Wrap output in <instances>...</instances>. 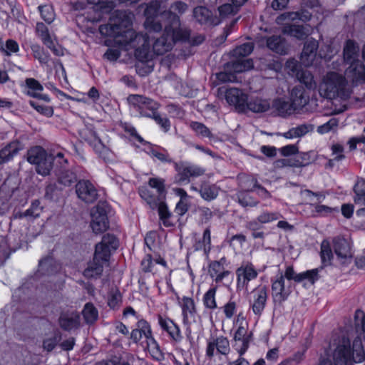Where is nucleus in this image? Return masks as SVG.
I'll list each match as a JSON object with an SVG mask.
<instances>
[{
	"instance_id": "774afa93",
	"label": "nucleus",
	"mask_w": 365,
	"mask_h": 365,
	"mask_svg": "<svg viewBox=\"0 0 365 365\" xmlns=\"http://www.w3.org/2000/svg\"><path fill=\"white\" fill-rule=\"evenodd\" d=\"M304 358V352L297 351L292 357L283 361L279 365H297Z\"/></svg>"
},
{
	"instance_id": "2eb2a0df",
	"label": "nucleus",
	"mask_w": 365,
	"mask_h": 365,
	"mask_svg": "<svg viewBox=\"0 0 365 365\" xmlns=\"http://www.w3.org/2000/svg\"><path fill=\"white\" fill-rule=\"evenodd\" d=\"M252 299L250 304L253 313L260 316L263 312L267 300V289L265 286H259L252 292Z\"/></svg>"
},
{
	"instance_id": "f257e3e1",
	"label": "nucleus",
	"mask_w": 365,
	"mask_h": 365,
	"mask_svg": "<svg viewBox=\"0 0 365 365\" xmlns=\"http://www.w3.org/2000/svg\"><path fill=\"white\" fill-rule=\"evenodd\" d=\"M133 15L125 11H115L106 24L101 25V35L113 38L115 43L120 46L135 48V57L141 63L153 59V50H150L148 36L137 34L131 28Z\"/></svg>"
},
{
	"instance_id": "a19ab883",
	"label": "nucleus",
	"mask_w": 365,
	"mask_h": 365,
	"mask_svg": "<svg viewBox=\"0 0 365 365\" xmlns=\"http://www.w3.org/2000/svg\"><path fill=\"white\" fill-rule=\"evenodd\" d=\"M190 127L196 133V135L200 138H208L212 139L214 138V135L210 130V129L203 123L197 121H192L190 124Z\"/></svg>"
},
{
	"instance_id": "412c9836",
	"label": "nucleus",
	"mask_w": 365,
	"mask_h": 365,
	"mask_svg": "<svg viewBox=\"0 0 365 365\" xmlns=\"http://www.w3.org/2000/svg\"><path fill=\"white\" fill-rule=\"evenodd\" d=\"M345 74L353 83L365 81V66L360 60L354 61L346 69Z\"/></svg>"
},
{
	"instance_id": "bf43d9fd",
	"label": "nucleus",
	"mask_w": 365,
	"mask_h": 365,
	"mask_svg": "<svg viewBox=\"0 0 365 365\" xmlns=\"http://www.w3.org/2000/svg\"><path fill=\"white\" fill-rule=\"evenodd\" d=\"M310 14L308 12L305 13H299V12H288L282 14L281 18L284 19H288L291 21H294L297 19L302 20L303 21H306L309 20Z\"/></svg>"
},
{
	"instance_id": "3c124183",
	"label": "nucleus",
	"mask_w": 365,
	"mask_h": 365,
	"mask_svg": "<svg viewBox=\"0 0 365 365\" xmlns=\"http://www.w3.org/2000/svg\"><path fill=\"white\" fill-rule=\"evenodd\" d=\"M237 7L232 4H225L218 7L220 17L217 18L220 22L230 16L235 15L238 12Z\"/></svg>"
},
{
	"instance_id": "4468645a",
	"label": "nucleus",
	"mask_w": 365,
	"mask_h": 365,
	"mask_svg": "<svg viewBox=\"0 0 365 365\" xmlns=\"http://www.w3.org/2000/svg\"><path fill=\"white\" fill-rule=\"evenodd\" d=\"M91 227L96 234L103 232L108 228L107 213L102 206L97 205L92 211Z\"/></svg>"
},
{
	"instance_id": "c85d7f7f",
	"label": "nucleus",
	"mask_w": 365,
	"mask_h": 365,
	"mask_svg": "<svg viewBox=\"0 0 365 365\" xmlns=\"http://www.w3.org/2000/svg\"><path fill=\"white\" fill-rule=\"evenodd\" d=\"M359 48L358 45L352 40H348L344 48V60L346 63H351L354 61H359Z\"/></svg>"
},
{
	"instance_id": "7ed1b4c3",
	"label": "nucleus",
	"mask_w": 365,
	"mask_h": 365,
	"mask_svg": "<svg viewBox=\"0 0 365 365\" xmlns=\"http://www.w3.org/2000/svg\"><path fill=\"white\" fill-rule=\"evenodd\" d=\"M118 245V240L114 235H104L101 241L96 245L93 259L88 264V267L83 271L84 277H100L103 270V262L108 261L111 252L115 250Z\"/></svg>"
},
{
	"instance_id": "a18cd8bd",
	"label": "nucleus",
	"mask_w": 365,
	"mask_h": 365,
	"mask_svg": "<svg viewBox=\"0 0 365 365\" xmlns=\"http://www.w3.org/2000/svg\"><path fill=\"white\" fill-rule=\"evenodd\" d=\"M320 255L322 262L324 266L331 264V261L333 258V253L330 244L327 240H324L322 242Z\"/></svg>"
},
{
	"instance_id": "cd10ccee",
	"label": "nucleus",
	"mask_w": 365,
	"mask_h": 365,
	"mask_svg": "<svg viewBox=\"0 0 365 365\" xmlns=\"http://www.w3.org/2000/svg\"><path fill=\"white\" fill-rule=\"evenodd\" d=\"M270 108V103L268 100L259 98L247 100L246 110H249L253 113H264Z\"/></svg>"
},
{
	"instance_id": "ea45409f",
	"label": "nucleus",
	"mask_w": 365,
	"mask_h": 365,
	"mask_svg": "<svg viewBox=\"0 0 365 365\" xmlns=\"http://www.w3.org/2000/svg\"><path fill=\"white\" fill-rule=\"evenodd\" d=\"M253 49L254 43L252 42H247L233 49L231 51V55L235 58H243L250 55Z\"/></svg>"
},
{
	"instance_id": "b1692460",
	"label": "nucleus",
	"mask_w": 365,
	"mask_h": 365,
	"mask_svg": "<svg viewBox=\"0 0 365 365\" xmlns=\"http://www.w3.org/2000/svg\"><path fill=\"white\" fill-rule=\"evenodd\" d=\"M194 18L201 24H210L218 25L220 20L217 17H212V12L205 6H197L193 10Z\"/></svg>"
},
{
	"instance_id": "e433bc0d",
	"label": "nucleus",
	"mask_w": 365,
	"mask_h": 365,
	"mask_svg": "<svg viewBox=\"0 0 365 365\" xmlns=\"http://www.w3.org/2000/svg\"><path fill=\"white\" fill-rule=\"evenodd\" d=\"M48 153L40 146H36L31 148L27 153V160L34 165L39 163L41 160L45 158Z\"/></svg>"
},
{
	"instance_id": "0e129e2a",
	"label": "nucleus",
	"mask_w": 365,
	"mask_h": 365,
	"mask_svg": "<svg viewBox=\"0 0 365 365\" xmlns=\"http://www.w3.org/2000/svg\"><path fill=\"white\" fill-rule=\"evenodd\" d=\"M34 57L38 59L41 63L46 64L48 61V56L46 54L43 49L38 45H33L31 46Z\"/></svg>"
},
{
	"instance_id": "864d4df0",
	"label": "nucleus",
	"mask_w": 365,
	"mask_h": 365,
	"mask_svg": "<svg viewBox=\"0 0 365 365\" xmlns=\"http://www.w3.org/2000/svg\"><path fill=\"white\" fill-rule=\"evenodd\" d=\"M38 9L41 18L47 23L51 24L55 18V14L53 8L49 5L39 6Z\"/></svg>"
},
{
	"instance_id": "bb28decb",
	"label": "nucleus",
	"mask_w": 365,
	"mask_h": 365,
	"mask_svg": "<svg viewBox=\"0 0 365 365\" xmlns=\"http://www.w3.org/2000/svg\"><path fill=\"white\" fill-rule=\"evenodd\" d=\"M282 33L299 40H303L308 36L309 30L303 26L285 24L282 27Z\"/></svg>"
},
{
	"instance_id": "338daca9",
	"label": "nucleus",
	"mask_w": 365,
	"mask_h": 365,
	"mask_svg": "<svg viewBox=\"0 0 365 365\" xmlns=\"http://www.w3.org/2000/svg\"><path fill=\"white\" fill-rule=\"evenodd\" d=\"M151 118L153 119L165 132H167L170 130V122L169 119L166 117H162L158 111H157Z\"/></svg>"
},
{
	"instance_id": "aec40b11",
	"label": "nucleus",
	"mask_w": 365,
	"mask_h": 365,
	"mask_svg": "<svg viewBox=\"0 0 365 365\" xmlns=\"http://www.w3.org/2000/svg\"><path fill=\"white\" fill-rule=\"evenodd\" d=\"M292 104L296 110L304 108L309 101V96L301 85L294 86L290 94Z\"/></svg>"
},
{
	"instance_id": "473e14b6",
	"label": "nucleus",
	"mask_w": 365,
	"mask_h": 365,
	"mask_svg": "<svg viewBox=\"0 0 365 365\" xmlns=\"http://www.w3.org/2000/svg\"><path fill=\"white\" fill-rule=\"evenodd\" d=\"M247 332L246 328L240 325L234 335L235 341H240L242 342V346L238 351L240 356L246 352L249 346L250 335H247Z\"/></svg>"
},
{
	"instance_id": "20e7f679",
	"label": "nucleus",
	"mask_w": 365,
	"mask_h": 365,
	"mask_svg": "<svg viewBox=\"0 0 365 365\" xmlns=\"http://www.w3.org/2000/svg\"><path fill=\"white\" fill-rule=\"evenodd\" d=\"M319 94L327 98L346 99L350 95L345 77L336 72H328L319 84Z\"/></svg>"
},
{
	"instance_id": "c756f323",
	"label": "nucleus",
	"mask_w": 365,
	"mask_h": 365,
	"mask_svg": "<svg viewBox=\"0 0 365 365\" xmlns=\"http://www.w3.org/2000/svg\"><path fill=\"white\" fill-rule=\"evenodd\" d=\"M272 108L277 112L278 115L282 117L289 115L297 110L292 103L282 98L275 99L273 101Z\"/></svg>"
},
{
	"instance_id": "f3484780",
	"label": "nucleus",
	"mask_w": 365,
	"mask_h": 365,
	"mask_svg": "<svg viewBox=\"0 0 365 365\" xmlns=\"http://www.w3.org/2000/svg\"><path fill=\"white\" fill-rule=\"evenodd\" d=\"M225 98L227 102L234 106L238 112H246L247 96L241 90L235 88L226 89Z\"/></svg>"
},
{
	"instance_id": "72a5a7b5",
	"label": "nucleus",
	"mask_w": 365,
	"mask_h": 365,
	"mask_svg": "<svg viewBox=\"0 0 365 365\" xmlns=\"http://www.w3.org/2000/svg\"><path fill=\"white\" fill-rule=\"evenodd\" d=\"M60 269V265L51 257H46L39 262V271L43 274H51Z\"/></svg>"
},
{
	"instance_id": "49530a36",
	"label": "nucleus",
	"mask_w": 365,
	"mask_h": 365,
	"mask_svg": "<svg viewBox=\"0 0 365 365\" xmlns=\"http://www.w3.org/2000/svg\"><path fill=\"white\" fill-rule=\"evenodd\" d=\"M355 192L354 202L365 205V180H359L354 188Z\"/></svg>"
},
{
	"instance_id": "a878e982",
	"label": "nucleus",
	"mask_w": 365,
	"mask_h": 365,
	"mask_svg": "<svg viewBox=\"0 0 365 365\" xmlns=\"http://www.w3.org/2000/svg\"><path fill=\"white\" fill-rule=\"evenodd\" d=\"M22 145L19 141H14L0 150V165L11 160L22 150Z\"/></svg>"
},
{
	"instance_id": "39448f33",
	"label": "nucleus",
	"mask_w": 365,
	"mask_h": 365,
	"mask_svg": "<svg viewBox=\"0 0 365 365\" xmlns=\"http://www.w3.org/2000/svg\"><path fill=\"white\" fill-rule=\"evenodd\" d=\"M365 357L360 339H356L353 342L352 351L350 347V342L345 339H342L333 354V359L335 365H349L351 361L355 363L361 362Z\"/></svg>"
},
{
	"instance_id": "f8f14e48",
	"label": "nucleus",
	"mask_w": 365,
	"mask_h": 365,
	"mask_svg": "<svg viewBox=\"0 0 365 365\" xmlns=\"http://www.w3.org/2000/svg\"><path fill=\"white\" fill-rule=\"evenodd\" d=\"M236 274L237 288L244 289L251 280L257 278L258 273L251 262H246L237 269Z\"/></svg>"
},
{
	"instance_id": "393cba45",
	"label": "nucleus",
	"mask_w": 365,
	"mask_h": 365,
	"mask_svg": "<svg viewBox=\"0 0 365 365\" xmlns=\"http://www.w3.org/2000/svg\"><path fill=\"white\" fill-rule=\"evenodd\" d=\"M333 247L336 255L341 259H346L351 257V247L349 242L340 237L333 239Z\"/></svg>"
},
{
	"instance_id": "680f3d73",
	"label": "nucleus",
	"mask_w": 365,
	"mask_h": 365,
	"mask_svg": "<svg viewBox=\"0 0 365 365\" xmlns=\"http://www.w3.org/2000/svg\"><path fill=\"white\" fill-rule=\"evenodd\" d=\"M217 79L221 83L235 82L237 81L235 74L226 68L225 71H222L216 74Z\"/></svg>"
},
{
	"instance_id": "a211bd4d",
	"label": "nucleus",
	"mask_w": 365,
	"mask_h": 365,
	"mask_svg": "<svg viewBox=\"0 0 365 365\" xmlns=\"http://www.w3.org/2000/svg\"><path fill=\"white\" fill-rule=\"evenodd\" d=\"M323 267H321L320 268L313 269L304 272L296 274L293 267L292 266H289L287 267L283 276L284 279L286 278L289 281L293 279L296 282H300L304 279H308L312 284H314L317 280H318L319 277V271Z\"/></svg>"
},
{
	"instance_id": "4be33fe9",
	"label": "nucleus",
	"mask_w": 365,
	"mask_h": 365,
	"mask_svg": "<svg viewBox=\"0 0 365 365\" xmlns=\"http://www.w3.org/2000/svg\"><path fill=\"white\" fill-rule=\"evenodd\" d=\"M58 324L65 331H71L76 329L80 324V317L77 312H63L58 318Z\"/></svg>"
},
{
	"instance_id": "de8ad7c7",
	"label": "nucleus",
	"mask_w": 365,
	"mask_h": 365,
	"mask_svg": "<svg viewBox=\"0 0 365 365\" xmlns=\"http://www.w3.org/2000/svg\"><path fill=\"white\" fill-rule=\"evenodd\" d=\"M36 31L44 45L51 44L52 39L48 29L43 23L38 22L36 24Z\"/></svg>"
},
{
	"instance_id": "1a4fd4ad",
	"label": "nucleus",
	"mask_w": 365,
	"mask_h": 365,
	"mask_svg": "<svg viewBox=\"0 0 365 365\" xmlns=\"http://www.w3.org/2000/svg\"><path fill=\"white\" fill-rule=\"evenodd\" d=\"M292 293L291 283L285 284L283 274L281 273L275 279L272 280V297L274 305H282Z\"/></svg>"
},
{
	"instance_id": "603ef678",
	"label": "nucleus",
	"mask_w": 365,
	"mask_h": 365,
	"mask_svg": "<svg viewBox=\"0 0 365 365\" xmlns=\"http://www.w3.org/2000/svg\"><path fill=\"white\" fill-rule=\"evenodd\" d=\"M76 181V175L70 170L62 171L58 177V182L65 185L70 186Z\"/></svg>"
},
{
	"instance_id": "c03bdc74",
	"label": "nucleus",
	"mask_w": 365,
	"mask_h": 365,
	"mask_svg": "<svg viewBox=\"0 0 365 365\" xmlns=\"http://www.w3.org/2000/svg\"><path fill=\"white\" fill-rule=\"evenodd\" d=\"M292 167H305L309 165L312 160L310 153H298L292 158Z\"/></svg>"
},
{
	"instance_id": "37998d69",
	"label": "nucleus",
	"mask_w": 365,
	"mask_h": 365,
	"mask_svg": "<svg viewBox=\"0 0 365 365\" xmlns=\"http://www.w3.org/2000/svg\"><path fill=\"white\" fill-rule=\"evenodd\" d=\"M296 78L308 89H314L316 88L317 83L314 81V76L310 71L302 69V71L299 72V75Z\"/></svg>"
},
{
	"instance_id": "09e8293b",
	"label": "nucleus",
	"mask_w": 365,
	"mask_h": 365,
	"mask_svg": "<svg viewBox=\"0 0 365 365\" xmlns=\"http://www.w3.org/2000/svg\"><path fill=\"white\" fill-rule=\"evenodd\" d=\"M217 287H212L203 296V304L209 309H215L217 308V303L215 300V294Z\"/></svg>"
},
{
	"instance_id": "2f4dec72",
	"label": "nucleus",
	"mask_w": 365,
	"mask_h": 365,
	"mask_svg": "<svg viewBox=\"0 0 365 365\" xmlns=\"http://www.w3.org/2000/svg\"><path fill=\"white\" fill-rule=\"evenodd\" d=\"M314 130V125L312 124H302L297 127L290 128L283 134L286 138H301Z\"/></svg>"
},
{
	"instance_id": "ddd939ff",
	"label": "nucleus",
	"mask_w": 365,
	"mask_h": 365,
	"mask_svg": "<svg viewBox=\"0 0 365 365\" xmlns=\"http://www.w3.org/2000/svg\"><path fill=\"white\" fill-rule=\"evenodd\" d=\"M216 353L227 355L230 350V342L227 337L223 336H218L217 338L212 337L208 339L207 348H206V356L209 359L214 357Z\"/></svg>"
},
{
	"instance_id": "5fc2aeb1",
	"label": "nucleus",
	"mask_w": 365,
	"mask_h": 365,
	"mask_svg": "<svg viewBox=\"0 0 365 365\" xmlns=\"http://www.w3.org/2000/svg\"><path fill=\"white\" fill-rule=\"evenodd\" d=\"M281 217V215L277 212H263L257 217L258 222L261 224H267L277 220Z\"/></svg>"
},
{
	"instance_id": "69168bd1",
	"label": "nucleus",
	"mask_w": 365,
	"mask_h": 365,
	"mask_svg": "<svg viewBox=\"0 0 365 365\" xmlns=\"http://www.w3.org/2000/svg\"><path fill=\"white\" fill-rule=\"evenodd\" d=\"M121 294L118 291L112 292L108 297V304L113 309H118L121 303Z\"/></svg>"
},
{
	"instance_id": "423d86ee",
	"label": "nucleus",
	"mask_w": 365,
	"mask_h": 365,
	"mask_svg": "<svg viewBox=\"0 0 365 365\" xmlns=\"http://www.w3.org/2000/svg\"><path fill=\"white\" fill-rule=\"evenodd\" d=\"M163 34L155 39L153 45V53L156 55H163L170 51L176 41H186L190 34V30H178L173 27L168 30V25L163 24Z\"/></svg>"
},
{
	"instance_id": "4c0bfd02",
	"label": "nucleus",
	"mask_w": 365,
	"mask_h": 365,
	"mask_svg": "<svg viewBox=\"0 0 365 365\" xmlns=\"http://www.w3.org/2000/svg\"><path fill=\"white\" fill-rule=\"evenodd\" d=\"M53 156L48 154L36 165V172L43 176L49 175L53 168Z\"/></svg>"
},
{
	"instance_id": "6e6d98bb",
	"label": "nucleus",
	"mask_w": 365,
	"mask_h": 365,
	"mask_svg": "<svg viewBox=\"0 0 365 365\" xmlns=\"http://www.w3.org/2000/svg\"><path fill=\"white\" fill-rule=\"evenodd\" d=\"M286 70L289 76L297 77L302 71L301 66L295 59H289L286 62Z\"/></svg>"
},
{
	"instance_id": "9b49d317",
	"label": "nucleus",
	"mask_w": 365,
	"mask_h": 365,
	"mask_svg": "<svg viewBox=\"0 0 365 365\" xmlns=\"http://www.w3.org/2000/svg\"><path fill=\"white\" fill-rule=\"evenodd\" d=\"M76 192L79 199L88 204L94 202L98 196L97 189L88 180H81L76 183Z\"/></svg>"
},
{
	"instance_id": "58836bf2",
	"label": "nucleus",
	"mask_w": 365,
	"mask_h": 365,
	"mask_svg": "<svg viewBox=\"0 0 365 365\" xmlns=\"http://www.w3.org/2000/svg\"><path fill=\"white\" fill-rule=\"evenodd\" d=\"M86 323L93 324L98 317V312L92 303H86L82 311Z\"/></svg>"
},
{
	"instance_id": "4d7b16f0",
	"label": "nucleus",
	"mask_w": 365,
	"mask_h": 365,
	"mask_svg": "<svg viewBox=\"0 0 365 365\" xmlns=\"http://www.w3.org/2000/svg\"><path fill=\"white\" fill-rule=\"evenodd\" d=\"M41 211L40 202L36 200L32 202L30 207L25 211V214L26 217L34 219L40 216Z\"/></svg>"
},
{
	"instance_id": "e2e57ef3",
	"label": "nucleus",
	"mask_w": 365,
	"mask_h": 365,
	"mask_svg": "<svg viewBox=\"0 0 365 365\" xmlns=\"http://www.w3.org/2000/svg\"><path fill=\"white\" fill-rule=\"evenodd\" d=\"M339 120L335 118H332L327 123H324L322 125H319L317 127V132L320 134H324L327 133H329L331 130H333L334 128H336L338 126Z\"/></svg>"
},
{
	"instance_id": "f704fd0d",
	"label": "nucleus",
	"mask_w": 365,
	"mask_h": 365,
	"mask_svg": "<svg viewBox=\"0 0 365 365\" xmlns=\"http://www.w3.org/2000/svg\"><path fill=\"white\" fill-rule=\"evenodd\" d=\"M140 197L146 201L150 207L153 210L156 209L160 202L162 200L161 196H155L151 194V192L146 187H140L139 189Z\"/></svg>"
},
{
	"instance_id": "dca6fc26",
	"label": "nucleus",
	"mask_w": 365,
	"mask_h": 365,
	"mask_svg": "<svg viewBox=\"0 0 365 365\" xmlns=\"http://www.w3.org/2000/svg\"><path fill=\"white\" fill-rule=\"evenodd\" d=\"M261 42L262 44L265 43L269 50L279 55H286L288 53L289 44L281 35L263 37Z\"/></svg>"
},
{
	"instance_id": "5701e85b",
	"label": "nucleus",
	"mask_w": 365,
	"mask_h": 365,
	"mask_svg": "<svg viewBox=\"0 0 365 365\" xmlns=\"http://www.w3.org/2000/svg\"><path fill=\"white\" fill-rule=\"evenodd\" d=\"M158 322L160 327L169 334L173 340L180 341L182 339L180 328L173 320L164 319L159 315Z\"/></svg>"
},
{
	"instance_id": "8fccbe9b",
	"label": "nucleus",
	"mask_w": 365,
	"mask_h": 365,
	"mask_svg": "<svg viewBox=\"0 0 365 365\" xmlns=\"http://www.w3.org/2000/svg\"><path fill=\"white\" fill-rule=\"evenodd\" d=\"M237 201L242 207H255L258 201L255 200L247 191H240L237 194Z\"/></svg>"
},
{
	"instance_id": "f03ea898",
	"label": "nucleus",
	"mask_w": 365,
	"mask_h": 365,
	"mask_svg": "<svg viewBox=\"0 0 365 365\" xmlns=\"http://www.w3.org/2000/svg\"><path fill=\"white\" fill-rule=\"evenodd\" d=\"M160 6L159 1H151L145 10L148 16L144 25L149 32L160 31L163 29V24L168 25V30H170L171 27L178 30H187L181 27L180 19V16L182 15L188 9L186 3L176 1L170 6L168 10L158 14Z\"/></svg>"
},
{
	"instance_id": "6e6552de",
	"label": "nucleus",
	"mask_w": 365,
	"mask_h": 365,
	"mask_svg": "<svg viewBox=\"0 0 365 365\" xmlns=\"http://www.w3.org/2000/svg\"><path fill=\"white\" fill-rule=\"evenodd\" d=\"M174 167L177 172L174 178V182L179 185L188 184L190 182V178L200 177L205 172L202 168L190 163H174Z\"/></svg>"
},
{
	"instance_id": "9d476101",
	"label": "nucleus",
	"mask_w": 365,
	"mask_h": 365,
	"mask_svg": "<svg viewBox=\"0 0 365 365\" xmlns=\"http://www.w3.org/2000/svg\"><path fill=\"white\" fill-rule=\"evenodd\" d=\"M137 328L140 331L142 337L145 338V346L153 356L158 358L162 354L160 346L154 337L149 323L144 319H139L137 322Z\"/></svg>"
},
{
	"instance_id": "79ce46f5",
	"label": "nucleus",
	"mask_w": 365,
	"mask_h": 365,
	"mask_svg": "<svg viewBox=\"0 0 365 365\" xmlns=\"http://www.w3.org/2000/svg\"><path fill=\"white\" fill-rule=\"evenodd\" d=\"M182 314L183 321L186 322L188 320L189 316H193L195 313V306L192 299L184 297L182 298Z\"/></svg>"
},
{
	"instance_id": "052dcab7",
	"label": "nucleus",
	"mask_w": 365,
	"mask_h": 365,
	"mask_svg": "<svg viewBox=\"0 0 365 365\" xmlns=\"http://www.w3.org/2000/svg\"><path fill=\"white\" fill-rule=\"evenodd\" d=\"M29 104L39 113L43 114L46 117H51L53 114V110L51 106L41 105L34 101H30Z\"/></svg>"
},
{
	"instance_id": "0eeeda50",
	"label": "nucleus",
	"mask_w": 365,
	"mask_h": 365,
	"mask_svg": "<svg viewBox=\"0 0 365 365\" xmlns=\"http://www.w3.org/2000/svg\"><path fill=\"white\" fill-rule=\"evenodd\" d=\"M127 101L132 109L141 117L151 118L160 107L158 102L143 95L130 94Z\"/></svg>"
},
{
	"instance_id": "13d9d810",
	"label": "nucleus",
	"mask_w": 365,
	"mask_h": 365,
	"mask_svg": "<svg viewBox=\"0 0 365 365\" xmlns=\"http://www.w3.org/2000/svg\"><path fill=\"white\" fill-rule=\"evenodd\" d=\"M61 337L60 334H56L52 337L45 339L43 341V349L48 352L53 351L57 344L60 341Z\"/></svg>"
},
{
	"instance_id": "c9c22d12",
	"label": "nucleus",
	"mask_w": 365,
	"mask_h": 365,
	"mask_svg": "<svg viewBox=\"0 0 365 365\" xmlns=\"http://www.w3.org/2000/svg\"><path fill=\"white\" fill-rule=\"evenodd\" d=\"M199 192L204 200L210 201L218 195V187L215 185L203 183L200 186Z\"/></svg>"
},
{
	"instance_id": "7c9ffc66",
	"label": "nucleus",
	"mask_w": 365,
	"mask_h": 365,
	"mask_svg": "<svg viewBox=\"0 0 365 365\" xmlns=\"http://www.w3.org/2000/svg\"><path fill=\"white\" fill-rule=\"evenodd\" d=\"M253 68L252 59L236 58L227 64V68L235 73H242Z\"/></svg>"
},
{
	"instance_id": "6ab92c4d",
	"label": "nucleus",
	"mask_w": 365,
	"mask_h": 365,
	"mask_svg": "<svg viewBox=\"0 0 365 365\" xmlns=\"http://www.w3.org/2000/svg\"><path fill=\"white\" fill-rule=\"evenodd\" d=\"M319 48V43L314 38L308 39L304 46L301 53L302 63L307 67L312 65Z\"/></svg>"
}]
</instances>
